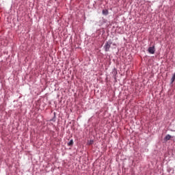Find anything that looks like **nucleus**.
<instances>
[{
    "instance_id": "obj_1",
    "label": "nucleus",
    "mask_w": 175,
    "mask_h": 175,
    "mask_svg": "<svg viewBox=\"0 0 175 175\" xmlns=\"http://www.w3.org/2000/svg\"><path fill=\"white\" fill-rule=\"evenodd\" d=\"M111 46V42H107L104 46L105 51H109L110 50Z\"/></svg>"
},
{
    "instance_id": "obj_2",
    "label": "nucleus",
    "mask_w": 175,
    "mask_h": 175,
    "mask_svg": "<svg viewBox=\"0 0 175 175\" xmlns=\"http://www.w3.org/2000/svg\"><path fill=\"white\" fill-rule=\"evenodd\" d=\"M148 53L150 54H154L155 53V46H150L148 49Z\"/></svg>"
},
{
    "instance_id": "obj_3",
    "label": "nucleus",
    "mask_w": 175,
    "mask_h": 175,
    "mask_svg": "<svg viewBox=\"0 0 175 175\" xmlns=\"http://www.w3.org/2000/svg\"><path fill=\"white\" fill-rule=\"evenodd\" d=\"M170 139H172V136L168 134L165 137L164 140L167 142L168 140H170Z\"/></svg>"
},
{
    "instance_id": "obj_4",
    "label": "nucleus",
    "mask_w": 175,
    "mask_h": 175,
    "mask_svg": "<svg viewBox=\"0 0 175 175\" xmlns=\"http://www.w3.org/2000/svg\"><path fill=\"white\" fill-rule=\"evenodd\" d=\"M68 146L72 147L73 146V139H70V141L68 143Z\"/></svg>"
},
{
    "instance_id": "obj_5",
    "label": "nucleus",
    "mask_w": 175,
    "mask_h": 175,
    "mask_svg": "<svg viewBox=\"0 0 175 175\" xmlns=\"http://www.w3.org/2000/svg\"><path fill=\"white\" fill-rule=\"evenodd\" d=\"M88 146H92V144H94V140H90L88 142Z\"/></svg>"
},
{
    "instance_id": "obj_6",
    "label": "nucleus",
    "mask_w": 175,
    "mask_h": 175,
    "mask_svg": "<svg viewBox=\"0 0 175 175\" xmlns=\"http://www.w3.org/2000/svg\"><path fill=\"white\" fill-rule=\"evenodd\" d=\"M174 81H175V72H174V75H173L172 78L171 79L172 83H174Z\"/></svg>"
},
{
    "instance_id": "obj_7",
    "label": "nucleus",
    "mask_w": 175,
    "mask_h": 175,
    "mask_svg": "<svg viewBox=\"0 0 175 175\" xmlns=\"http://www.w3.org/2000/svg\"><path fill=\"white\" fill-rule=\"evenodd\" d=\"M103 14H105V15L108 14L107 11L103 10Z\"/></svg>"
}]
</instances>
